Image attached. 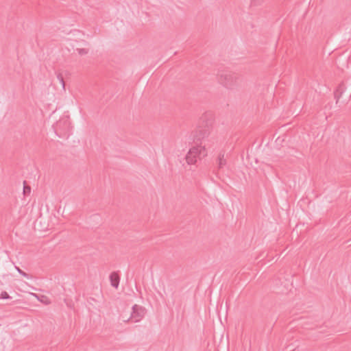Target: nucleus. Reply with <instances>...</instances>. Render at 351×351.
<instances>
[{
	"label": "nucleus",
	"instance_id": "f257e3e1",
	"mask_svg": "<svg viewBox=\"0 0 351 351\" xmlns=\"http://www.w3.org/2000/svg\"><path fill=\"white\" fill-rule=\"evenodd\" d=\"M205 146L206 145H203L202 142L195 143L186 156V161L188 165H194L207 155Z\"/></svg>",
	"mask_w": 351,
	"mask_h": 351
},
{
	"label": "nucleus",
	"instance_id": "f03ea898",
	"mask_svg": "<svg viewBox=\"0 0 351 351\" xmlns=\"http://www.w3.org/2000/svg\"><path fill=\"white\" fill-rule=\"evenodd\" d=\"M55 133L59 137L68 136L71 130V122L68 117H63L53 125Z\"/></svg>",
	"mask_w": 351,
	"mask_h": 351
},
{
	"label": "nucleus",
	"instance_id": "7ed1b4c3",
	"mask_svg": "<svg viewBox=\"0 0 351 351\" xmlns=\"http://www.w3.org/2000/svg\"><path fill=\"white\" fill-rule=\"evenodd\" d=\"M241 77L236 73L226 71L221 74L219 80L228 88H233L241 82Z\"/></svg>",
	"mask_w": 351,
	"mask_h": 351
},
{
	"label": "nucleus",
	"instance_id": "20e7f679",
	"mask_svg": "<svg viewBox=\"0 0 351 351\" xmlns=\"http://www.w3.org/2000/svg\"><path fill=\"white\" fill-rule=\"evenodd\" d=\"M202 122L204 123V125L199 130V135L200 138L204 141V139L209 136L210 134V128L213 124V119L211 117L208 118L207 115H205L202 117Z\"/></svg>",
	"mask_w": 351,
	"mask_h": 351
},
{
	"label": "nucleus",
	"instance_id": "39448f33",
	"mask_svg": "<svg viewBox=\"0 0 351 351\" xmlns=\"http://www.w3.org/2000/svg\"><path fill=\"white\" fill-rule=\"evenodd\" d=\"M145 315V308L137 304H134L132 306V312L131 313L130 319L134 322H138L141 321Z\"/></svg>",
	"mask_w": 351,
	"mask_h": 351
},
{
	"label": "nucleus",
	"instance_id": "423d86ee",
	"mask_svg": "<svg viewBox=\"0 0 351 351\" xmlns=\"http://www.w3.org/2000/svg\"><path fill=\"white\" fill-rule=\"evenodd\" d=\"M111 286L117 289L119 285L120 278L117 272L114 271L110 275Z\"/></svg>",
	"mask_w": 351,
	"mask_h": 351
},
{
	"label": "nucleus",
	"instance_id": "0eeeda50",
	"mask_svg": "<svg viewBox=\"0 0 351 351\" xmlns=\"http://www.w3.org/2000/svg\"><path fill=\"white\" fill-rule=\"evenodd\" d=\"M226 165V160L224 158V154H220L218 156V167L219 169H223Z\"/></svg>",
	"mask_w": 351,
	"mask_h": 351
},
{
	"label": "nucleus",
	"instance_id": "6e6552de",
	"mask_svg": "<svg viewBox=\"0 0 351 351\" xmlns=\"http://www.w3.org/2000/svg\"><path fill=\"white\" fill-rule=\"evenodd\" d=\"M34 296H35L40 302H43V304H50V301L47 298V296L45 295H38L37 294H33Z\"/></svg>",
	"mask_w": 351,
	"mask_h": 351
},
{
	"label": "nucleus",
	"instance_id": "1a4fd4ad",
	"mask_svg": "<svg viewBox=\"0 0 351 351\" xmlns=\"http://www.w3.org/2000/svg\"><path fill=\"white\" fill-rule=\"evenodd\" d=\"M57 79L59 81L60 84H61L62 90L63 91H65V83H64V78H63L62 75L60 73H58L57 75Z\"/></svg>",
	"mask_w": 351,
	"mask_h": 351
},
{
	"label": "nucleus",
	"instance_id": "9d476101",
	"mask_svg": "<svg viewBox=\"0 0 351 351\" xmlns=\"http://www.w3.org/2000/svg\"><path fill=\"white\" fill-rule=\"evenodd\" d=\"M76 51L80 56H84L88 53V50L84 48H77Z\"/></svg>",
	"mask_w": 351,
	"mask_h": 351
},
{
	"label": "nucleus",
	"instance_id": "9b49d317",
	"mask_svg": "<svg viewBox=\"0 0 351 351\" xmlns=\"http://www.w3.org/2000/svg\"><path fill=\"white\" fill-rule=\"evenodd\" d=\"M0 298L1 299H3V300L9 299L10 296H9L8 293L6 291H2L1 293Z\"/></svg>",
	"mask_w": 351,
	"mask_h": 351
},
{
	"label": "nucleus",
	"instance_id": "f8f14e48",
	"mask_svg": "<svg viewBox=\"0 0 351 351\" xmlns=\"http://www.w3.org/2000/svg\"><path fill=\"white\" fill-rule=\"evenodd\" d=\"M16 270L18 271V272L22 275L23 276L27 278H29V274H27V273L24 272L23 271H22L21 269H19V267H16Z\"/></svg>",
	"mask_w": 351,
	"mask_h": 351
},
{
	"label": "nucleus",
	"instance_id": "ddd939ff",
	"mask_svg": "<svg viewBox=\"0 0 351 351\" xmlns=\"http://www.w3.org/2000/svg\"><path fill=\"white\" fill-rule=\"evenodd\" d=\"M31 189L29 186H27L24 185L23 186V193L25 194L26 193H30Z\"/></svg>",
	"mask_w": 351,
	"mask_h": 351
}]
</instances>
